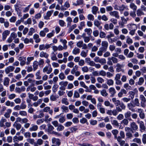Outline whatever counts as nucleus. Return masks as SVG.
Listing matches in <instances>:
<instances>
[{"instance_id":"obj_1","label":"nucleus","mask_w":146,"mask_h":146,"mask_svg":"<svg viewBox=\"0 0 146 146\" xmlns=\"http://www.w3.org/2000/svg\"><path fill=\"white\" fill-rule=\"evenodd\" d=\"M137 123L139 124L140 127V131L141 132L144 131L146 127L144 125L143 121H140L139 119H138L137 121Z\"/></svg>"},{"instance_id":"obj_2","label":"nucleus","mask_w":146,"mask_h":146,"mask_svg":"<svg viewBox=\"0 0 146 146\" xmlns=\"http://www.w3.org/2000/svg\"><path fill=\"white\" fill-rule=\"evenodd\" d=\"M17 37V34L15 32L11 33L10 36L8 38L7 40V42L9 43L11 42L13 40L15 39Z\"/></svg>"},{"instance_id":"obj_3","label":"nucleus","mask_w":146,"mask_h":146,"mask_svg":"<svg viewBox=\"0 0 146 146\" xmlns=\"http://www.w3.org/2000/svg\"><path fill=\"white\" fill-rule=\"evenodd\" d=\"M139 99L141 100V106L144 108L146 106V99L143 95H141L139 96Z\"/></svg>"},{"instance_id":"obj_4","label":"nucleus","mask_w":146,"mask_h":146,"mask_svg":"<svg viewBox=\"0 0 146 146\" xmlns=\"http://www.w3.org/2000/svg\"><path fill=\"white\" fill-rule=\"evenodd\" d=\"M68 82L67 81H62L59 83V85L60 86L59 89L62 90H65L66 89V87L67 86Z\"/></svg>"},{"instance_id":"obj_5","label":"nucleus","mask_w":146,"mask_h":146,"mask_svg":"<svg viewBox=\"0 0 146 146\" xmlns=\"http://www.w3.org/2000/svg\"><path fill=\"white\" fill-rule=\"evenodd\" d=\"M18 60L20 62V64L21 66H22L26 64H27L26 57L23 56H20Z\"/></svg>"},{"instance_id":"obj_6","label":"nucleus","mask_w":146,"mask_h":146,"mask_svg":"<svg viewBox=\"0 0 146 146\" xmlns=\"http://www.w3.org/2000/svg\"><path fill=\"white\" fill-rule=\"evenodd\" d=\"M114 7L115 10H119L120 12H123L126 8V7L124 5H122L120 6L115 5Z\"/></svg>"},{"instance_id":"obj_7","label":"nucleus","mask_w":146,"mask_h":146,"mask_svg":"<svg viewBox=\"0 0 146 146\" xmlns=\"http://www.w3.org/2000/svg\"><path fill=\"white\" fill-rule=\"evenodd\" d=\"M109 14L111 16L115 17L117 19H119L120 18L119 13L117 11H111L109 13Z\"/></svg>"},{"instance_id":"obj_8","label":"nucleus","mask_w":146,"mask_h":146,"mask_svg":"<svg viewBox=\"0 0 146 146\" xmlns=\"http://www.w3.org/2000/svg\"><path fill=\"white\" fill-rule=\"evenodd\" d=\"M127 27L129 30L136 31L137 29V25L134 24H130L127 25Z\"/></svg>"},{"instance_id":"obj_9","label":"nucleus","mask_w":146,"mask_h":146,"mask_svg":"<svg viewBox=\"0 0 146 146\" xmlns=\"http://www.w3.org/2000/svg\"><path fill=\"white\" fill-rule=\"evenodd\" d=\"M116 71L117 72H124V70L122 69L124 67V65L122 64H120L119 63H117L116 66Z\"/></svg>"},{"instance_id":"obj_10","label":"nucleus","mask_w":146,"mask_h":146,"mask_svg":"<svg viewBox=\"0 0 146 146\" xmlns=\"http://www.w3.org/2000/svg\"><path fill=\"white\" fill-rule=\"evenodd\" d=\"M15 67L13 66H9L6 68L5 70V72L6 74H8L10 72L13 71Z\"/></svg>"},{"instance_id":"obj_11","label":"nucleus","mask_w":146,"mask_h":146,"mask_svg":"<svg viewBox=\"0 0 146 146\" xmlns=\"http://www.w3.org/2000/svg\"><path fill=\"white\" fill-rule=\"evenodd\" d=\"M127 107L128 109L133 112H135V110L134 108L135 107V105L131 102L128 103Z\"/></svg>"},{"instance_id":"obj_12","label":"nucleus","mask_w":146,"mask_h":146,"mask_svg":"<svg viewBox=\"0 0 146 146\" xmlns=\"http://www.w3.org/2000/svg\"><path fill=\"white\" fill-rule=\"evenodd\" d=\"M10 33V31L8 30L4 31L2 34V39L3 40H5L7 36Z\"/></svg>"},{"instance_id":"obj_13","label":"nucleus","mask_w":146,"mask_h":146,"mask_svg":"<svg viewBox=\"0 0 146 146\" xmlns=\"http://www.w3.org/2000/svg\"><path fill=\"white\" fill-rule=\"evenodd\" d=\"M23 139V136H17L15 135L13 137V140L14 142H18L19 141H22Z\"/></svg>"},{"instance_id":"obj_14","label":"nucleus","mask_w":146,"mask_h":146,"mask_svg":"<svg viewBox=\"0 0 146 146\" xmlns=\"http://www.w3.org/2000/svg\"><path fill=\"white\" fill-rule=\"evenodd\" d=\"M80 84L81 87H83L84 88L86 89L85 91L86 92H91V90H90L88 89V87L86 86L84 82L83 81H81L80 82Z\"/></svg>"},{"instance_id":"obj_15","label":"nucleus","mask_w":146,"mask_h":146,"mask_svg":"<svg viewBox=\"0 0 146 146\" xmlns=\"http://www.w3.org/2000/svg\"><path fill=\"white\" fill-rule=\"evenodd\" d=\"M53 12V10L48 11L46 13V15L44 16V19L47 20L49 19L50 17Z\"/></svg>"},{"instance_id":"obj_16","label":"nucleus","mask_w":146,"mask_h":146,"mask_svg":"<svg viewBox=\"0 0 146 146\" xmlns=\"http://www.w3.org/2000/svg\"><path fill=\"white\" fill-rule=\"evenodd\" d=\"M108 91L110 94H111L110 97H113L114 96L116 93V91L113 87H111L108 89Z\"/></svg>"},{"instance_id":"obj_17","label":"nucleus","mask_w":146,"mask_h":146,"mask_svg":"<svg viewBox=\"0 0 146 146\" xmlns=\"http://www.w3.org/2000/svg\"><path fill=\"white\" fill-rule=\"evenodd\" d=\"M130 126L132 130L136 131L138 129L137 125L134 122H131L130 124Z\"/></svg>"},{"instance_id":"obj_18","label":"nucleus","mask_w":146,"mask_h":146,"mask_svg":"<svg viewBox=\"0 0 146 146\" xmlns=\"http://www.w3.org/2000/svg\"><path fill=\"white\" fill-rule=\"evenodd\" d=\"M43 111L46 112H48L49 114L51 115H52L53 113V110L50 109V108L48 106L44 107L43 109Z\"/></svg>"},{"instance_id":"obj_19","label":"nucleus","mask_w":146,"mask_h":146,"mask_svg":"<svg viewBox=\"0 0 146 146\" xmlns=\"http://www.w3.org/2000/svg\"><path fill=\"white\" fill-rule=\"evenodd\" d=\"M52 143L53 144H56L58 146H59L61 144L60 140L58 138H56L55 137H53L52 139Z\"/></svg>"},{"instance_id":"obj_20","label":"nucleus","mask_w":146,"mask_h":146,"mask_svg":"<svg viewBox=\"0 0 146 146\" xmlns=\"http://www.w3.org/2000/svg\"><path fill=\"white\" fill-rule=\"evenodd\" d=\"M38 127L37 125L32 124L31 125V126L29 128V130L31 132L36 131L38 130Z\"/></svg>"},{"instance_id":"obj_21","label":"nucleus","mask_w":146,"mask_h":146,"mask_svg":"<svg viewBox=\"0 0 146 146\" xmlns=\"http://www.w3.org/2000/svg\"><path fill=\"white\" fill-rule=\"evenodd\" d=\"M25 89L26 88L24 86H22L20 88L16 87L15 90L16 92L20 93L21 92L25 91Z\"/></svg>"},{"instance_id":"obj_22","label":"nucleus","mask_w":146,"mask_h":146,"mask_svg":"<svg viewBox=\"0 0 146 146\" xmlns=\"http://www.w3.org/2000/svg\"><path fill=\"white\" fill-rule=\"evenodd\" d=\"M52 71V68L51 67L48 68L47 66L45 67L43 69V72L44 73L46 72L48 74H50Z\"/></svg>"},{"instance_id":"obj_23","label":"nucleus","mask_w":146,"mask_h":146,"mask_svg":"<svg viewBox=\"0 0 146 146\" xmlns=\"http://www.w3.org/2000/svg\"><path fill=\"white\" fill-rule=\"evenodd\" d=\"M13 126L17 130H19L21 127V125L20 123L18 122L17 121H16L14 123Z\"/></svg>"},{"instance_id":"obj_24","label":"nucleus","mask_w":146,"mask_h":146,"mask_svg":"<svg viewBox=\"0 0 146 146\" xmlns=\"http://www.w3.org/2000/svg\"><path fill=\"white\" fill-rule=\"evenodd\" d=\"M99 10L98 7L96 6H93L92 9V13L94 15H96L98 11Z\"/></svg>"},{"instance_id":"obj_25","label":"nucleus","mask_w":146,"mask_h":146,"mask_svg":"<svg viewBox=\"0 0 146 146\" xmlns=\"http://www.w3.org/2000/svg\"><path fill=\"white\" fill-rule=\"evenodd\" d=\"M47 126V132L49 133L50 134L53 131L54 128L52 125L50 124L48 125Z\"/></svg>"},{"instance_id":"obj_26","label":"nucleus","mask_w":146,"mask_h":146,"mask_svg":"<svg viewBox=\"0 0 146 146\" xmlns=\"http://www.w3.org/2000/svg\"><path fill=\"white\" fill-rule=\"evenodd\" d=\"M66 21L67 23V27H69V26H70L72 21V18L70 17H68L66 18Z\"/></svg>"},{"instance_id":"obj_27","label":"nucleus","mask_w":146,"mask_h":146,"mask_svg":"<svg viewBox=\"0 0 146 146\" xmlns=\"http://www.w3.org/2000/svg\"><path fill=\"white\" fill-rule=\"evenodd\" d=\"M94 25L98 27L99 30H101L102 27L100 26L101 23L98 20H95L94 21Z\"/></svg>"},{"instance_id":"obj_28","label":"nucleus","mask_w":146,"mask_h":146,"mask_svg":"<svg viewBox=\"0 0 146 146\" xmlns=\"http://www.w3.org/2000/svg\"><path fill=\"white\" fill-rule=\"evenodd\" d=\"M144 81V78L142 77H140L139 79V81L138 82H136V85H139L141 86L143 84Z\"/></svg>"},{"instance_id":"obj_29","label":"nucleus","mask_w":146,"mask_h":146,"mask_svg":"<svg viewBox=\"0 0 146 146\" xmlns=\"http://www.w3.org/2000/svg\"><path fill=\"white\" fill-rule=\"evenodd\" d=\"M85 60L86 62L88 64L91 66H92L94 62L93 61L91 60L90 58H86Z\"/></svg>"},{"instance_id":"obj_30","label":"nucleus","mask_w":146,"mask_h":146,"mask_svg":"<svg viewBox=\"0 0 146 146\" xmlns=\"http://www.w3.org/2000/svg\"><path fill=\"white\" fill-rule=\"evenodd\" d=\"M40 56L41 58L44 57L47 58L49 56V54L44 51H41L40 53Z\"/></svg>"},{"instance_id":"obj_31","label":"nucleus","mask_w":146,"mask_h":146,"mask_svg":"<svg viewBox=\"0 0 146 146\" xmlns=\"http://www.w3.org/2000/svg\"><path fill=\"white\" fill-rule=\"evenodd\" d=\"M10 81L8 77H5L4 79L3 84L4 86L7 87L8 86Z\"/></svg>"},{"instance_id":"obj_32","label":"nucleus","mask_w":146,"mask_h":146,"mask_svg":"<svg viewBox=\"0 0 146 146\" xmlns=\"http://www.w3.org/2000/svg\"><path fill=\"white\" fill-rule=\"evenodd\" d=\"M52 120V119L51 118H49V116L48 114L45 115L44 121L46 123H49Z\"/></svg>"},{"instance_id":"obj_33","label":"nucleus","mask_w":146,"mask_h":146,"mask_svg":"<svg viewBox=\"0 0 146 146\" xmlns=\"http://www.w3.org/2000/svg\"><path fill=\"white\" fill-rule=\"evenodd\" d=\"M12 110L9 109L7 110V112L4 114V116L6 118H9L10 116V114L11 113Z\"/></svg>"},{"instance_id":"obj_34","label":"nucleus","mask_w":146,"mask_h":146,"mask_svg":"<svg viewBox=\"0 0 146 146\" xmlns=\"http://www.w3.org/2000/svg\"><path fill=\"white\" fill-rule=\"evenodd\" d=\"M38 62L36 61H34L33 63V70L34 71H35L38 68Z\"/></svg>"},{"instance_id":"obj_35","label":"nucleus","mask_w":146,"mask_h":146,"mask_svg":"<svg viewBox=\"0 0 146 146\" xmlns=\"http://www.w3.org/2000/svg\"><path fill=\"white\" fill-rule=\"evenodd\" d=\"M33 38L35 40V42L36 43H38L40 41V39L39 38V35L36 34H35L33 35Z\"/></svg>"},{"instance_id":"obj_36","label":"nucleus","mask_w":146,"mask_h":146,"mask_svg":"<svg viewBox=\"0 0 146 146\" xmlns=\"http://www.w3.org/2000/svg\"><path fill=\"white\" fill-rule=\"evenodd\" d=\"M78 66L77 65H75L71 71V73L72 74H74V73L78 70Z\"/></svg>"},{"instance_id":"obj_37","label":"nucleus","mask_w":146,"mask_h":146,"mask_svg":"<svg viewBox=\"0 0 146 146\" xmlns=\"http://www.w3.org/2000/svg\"><path fill=\"white\" fill-rule=\"evenodd\" d=\"M129 7L134 11H136L137 8V6L133 3H131L130 4Z\"/></svg>"},{"instance_id":"obj_38","label":"nucleus","mask_w":146,"mask_h":146,"mask_svg":"<svg viewBox=\"0 0 146 146\" xmlns=\"http://www.w3.org/2000/svg\"><path fill=\"white\" fill-rule=\"evenodd\" d=\"M80 52V49L77 47H76L74 48L73 49L72 51V53L73 54L75 55H76L79 53Z\"/></svg>"},{"instance_id":"obj_39","label":"nucleus","mask_w":146,"mask_h":146,"mask_svg":"<svg viewBox=\"0 0 146 146\" xmlns=\"http://www.w3.org/2000/svg\"><path fill=\"white\" fill-rule=\"evenodd\" d=\"M136 14L138 16H141L144 15V13L141 9H139L137 11Z\"/></svg>"},{"instance_id":"obj_40","label":"nucleus","mask_w":146,"mask_h":146,"mask_svg":"<svg viewBox=\"0 0 146 146\" xmlns=\"http://www.w3.org/2000/svg\"><path fill=\"white\" fill-rule=\"evenodd\" d=\"M113 102L117 106H118L120 103V101L119 100H117L115 98H113L112 99Z\"/></svg>"},{"instance_id":"obj_41","label":"nucleus","mask_w":146,"mask_h":146,"mask_svg":"<svg viewBox=\"0 0 146 146\" xmlns=\"http://www.w3.org/2000/svg\"><path fill=\"white\" fill-rule=\"evenodd\" d=\"M108 45V42L106 41H103L102 43V46L107 49Z\"/></svg>"},{"instance_id":"obj_42","label":"nucleus","mask_w":146,"mask_h":146,"mask_svg":"<svg viewBox=\"0 0 146 146\" xmlns=\"http://www.w3.org/2000/svg\"><path fill=\"white\" fill-rule=\"evenodd\" d=\"M100 94L102 96L104 97L107 96L108 95L106 90L105 89L102 90L100 91Z\"/></svg>"},{"instance_id":"obj_43","label":"nucleus","mask_w":146,"mask_h":146,"mask_svg":"<svg viewBox=\"0 0 146 146\" xmlns=\"http://www.w3.org/2000/svg\"><path fill=\"white\" fill-rule=\"evenodd\" d=\"M51 58L53 61L56 60H57L56 54L54 52H52L51 53Z\"/></svg>"},{"instance_id":"obj_44","label":"nucleus","mask_w":146,"mask_h":146,"mask_svg":"<svg viewBox=\"0 0 146 146\" xmlns=\"http://www.w3.org/2000/svg\"><path fill=\"white\" fill-rule=\"evenodd\" d=\"M124 116L126 118H129L131 117V113L130 111H128L124 113Z\"/></svg>"},{"instance_id":"obj_45","label":"nucleus","mask_w":146,"mask_h":146,"mask_svg":"<svg viewBox=\"0 0 146 146\" xmlns=\"http://www.w3.org/2000/svg\"><path fill=\"white\" fill-rule=\"evenodd\" d=\"M104 104V105L106 106H110L111 108H113L114 107V105L112 104H111L108 101H105Z\"/></svg>"},{"instance_id":"obj_46","label":"nucleus","mask_w":146,"mask_h":146,"mask_svg":"<svg viewBox=\"0 0 146 146\" xmlns=\"http://www.w3.org/2000/svg\"><path fill=\"white\" fill-rule=\"evenodd\" d=\"M61 108L62 110V112L64 113L67 112L69 111L68 107L64 105H63Z\"/></svg>"},{"instance_id":"obj_47","label":"nucleus","mask_w":146,"mask_h":146,"mask_svg":"<svg viewBox=\"0 0 146 146\" xmlns=\"http://www.w3.org/2000/svg\"><path fill=\"white\" fill-rule=\"evenodd\" d=\"M5 105L7 106L13 107L15 105V103L13 102H11L10 101L7 100L5 102Z\"/></svg>"},{"instance_id":"obj_48","label":"nucleus","mask_w":146,"mask_h":146,"mask_svg":"<svg viewBox=\"0 0 146 146\" xmlns=\"http://www.w3.org/2000/svg\"><path fill=\"white\" fill-rule=\"evenodd\" d=\"M83 0H77L76 1V3H74V5L75 6L81 5L83 4Z\"/></svg>"},{"instance_id":"obj_49","label":"nucleus","mask_w":146,"mask_h":146,"mask_svg":"<svg viewBox=\"0 0 146 146\" xmlns=\"http://www.w3.org/2000/svg\"><path fill=\"white\" fill-rule=\"evenodd\" d=\"M132 141L133 142H136L139 144H141V139L139 138H135L133 139Z\"/></svg>"},{"instance_id":"obj_50","label":"nucleus","mask_w":146,"mask_h":146,"mask_svg":"<svg viewBox=\"0 0 146 146\" xmlns=\"http://www.w3.org/2000/svg\"><path fill=\"white\" fill-rule=\"evenodd\" d=\"M85 22L83 21L80 23V25L78 26V28L80 30H82L83 27H85Z\"/></svg>"},{"instance_id":"obj_51","label":"nucleus","mask_w":146,"mask_h":146,"mask_svg":"<svg viewBox=\"0 0 146 146\" xmlns=\"http://www.w3.org/2000/svg\"><path fill=\"white\" fill-rule=\"evenodd\" d=\"M60 41L62 42L63 44V46H64V49H66L67 47V46L66 45V44L67 43V41L65 39L63 40L61 39L60 40Z\"/></svg>"},{"instance_id":"obj_52","label":"nucleus","mask_w":146,"mask_h":146,"mask_svg":"<svg viewBox=\"0 0 146 146\" xmlns=\"http://www.w3.org/2000/svg\"><path fill=\"white\" fill-rule=\"evenodd\" d=\"M88 51V50H86V51L82 50L80 53L81 56L83 57H86L87 56Z\"/></svg>"},{"instance_id":"obj_53","label":"nucleus","mask_w":146,"mask_h":146,"mask_svg":"<svg viewBox=\"0 0 146 146\" xmlns=\"http://www.w3.org/2000/svg\"><path fill=\"white\" fill-rule=\"evenodd\" d=\"M123 87L128 90H130L132 89V87L129 86L128 83L125 84L123 85Z\"/></svg>"},{"instance_id":"obj_54","label":"nucleus","mask_w":146,"mask_h":146,"mask_svg":"<svg viewBox=\"0 0 146 146\" xmlns=\"http://www.w3.org/2000/svg\"><path fill=\"white\" fill-rule=\"evenodd\" d=\"M58 77L61 80H64L66 78V76H65L64 74L62 72L59 74Z\"/></svg>"},{"instance_id":"obj_55","label":"nucleus","mask_w":146,"mask_h":146,"mask_svg":"<svg viewBox=\"0 0 146 146\" xmlns=\"http://www.w3.org/2000/svg\"><path fill=\"white\" fill-rule=\"evenodd\" d=\"M126 135L127 139H131L133 137L132 134L130 132H127L126 133Z\"/></svg>"},{"instance_id":"obj_56","label":"nucleus","mask_w":146,"mask_h":146,"mask_svg":"<svg viewBox=\"0 0 146 146\" xmlns=\"http://www.w3.org/2000/svg\"><path fill=\"white\" fill-rule=\"evenodd\" d=\"M88 19L89 20L93 21L94 19V17L93 15L92 14H89L87 16Z\"/></svg>"},{"instance_id":"obj_57","label":"nucleus","mask_w":146,"mask_h":146,"mask_svg":"<svg viewBox=\"0 0 146 146\" xmlns=\"http://www.w3.org/2000/svg\"><path fill=\"white\" fill-rule=\"evenodd\" d=\"M57 127L56 128V130L58 131H62L64 129V126L60 124H59L58 126H57Z\"/></svg>"},{"instance_id":"obj_58","label":"nucleus","mask_w":146,"mask_h":146,"mask_svg":"<svg viewBox=\"0 0 146 146\" xmlns=\"http://www.w3.org/2000/svg\"><path fill=\"white\" fill-rule=\"evenodd\" d=\"M65 121V116L64 115L61 116L59 119V121L60 123H63Z\"/></svg>"},{"instance_id":"obj_59","label":"nucleus","mask_w":146,"mask_h":146,"mask_svg":"<svg viewBox=\"0 0 146 146\" xmlns=\"http://www.w3.org/2000/svg\"><path fill=\"white\" fill-rule=\"evenodd\" d=\"M34 59V57H28L27 58V64H29L30 63V62L32 60H33Z\"/></svg>"},{"instance_id":"obj_60","label":"nucleus","mask_w":146,"mask_h":146,"mask_svg":"<svg viewBox=\"0 0 146 146\" xmlns=\"http://www.w3.org/2000/svg\"><path fill=\"white\" fill-rule=\"evenodd\" d=\"M62 104H64L66 105H68L69 104L68 101L67 99L66 98H62Z\"/></svg>"},{"instance_id":"obj_61","label":"nucleus","mask_w":146,"mask_h":146,"mask_svg":"<svg viewBox=\"0 0 146 146\" xmlns=\"http://www.w3.org/2000/svg\"><path fill=\"white\" fill-rule=\"evenodd\" d=\"M19 114L22 116H26L27 115L26 111H19Z\"/></svg>"},{"instance_id":"obj_62","label":"nucleus","mask_w":146,"mask_h":146,"mask_svg":"<svg viewBox=\"0 0 146 146\" xmlns=\"http://www.w3.org/2000/svg\"><path fill=\"white\" fill-rule=\"evenodd\" d=\"M80 122L82 124H84L85 123L88 124L87 119L84 117L82 118L80 120Z\"/></svg>"},{"instance_id":"obj_63","label":"nucleus","mask_w":146,"mask_h":146,"mask_svg":"<svg viewBox=\"0 0 146 146\" xmlns=\"http://www.w3.org/2000/svg\"><path fill=\"white\" fill-rule=\"evenodd\" d=\"M114 84L113 81L111 79L107 80V84L109 86H112Z\"/></svg>"},{"instance_id":"obj_64","label":"nucleus","mask_w":146,"mask_h":146,"mask_svg":"<svg viewBox=\"0 0 146 146\" xmlns=\"http://www.w3.org/2000/svg\"><path fill=\"white\" fill-rule=\"evenodd\" d=\"M84 31L86 32L88 35H90L92 33V30L91 29L86 28L84 29Z\"/></svg>"}]
</instances>
